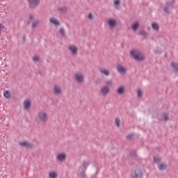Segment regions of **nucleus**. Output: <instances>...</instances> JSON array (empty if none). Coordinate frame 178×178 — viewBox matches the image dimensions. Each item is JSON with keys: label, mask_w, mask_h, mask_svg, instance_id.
Here are the masks:
<instances>
[{"label": "nucleus", "mask_w": 178, "mask_h": 178, "mask_svg": "<svg viewBox=\"0 0 178 178\" xmlns=\"http://www.w3.org/2000/svg\"><path fill=\"white\" fill-rule=\"evenodd\" d=\"M33 62H38V60H40V57H38V56H34V57L33 58Z\"/></svg>", "instance_id": "c9c22d12"}, {"label": "nucleus", "mask_w": 178, "mask_h": 178, "mask_svg": "<svg viewBox=\"0 0 178 178\" xmlns=\"http://www.w3.org/2000/svg\"><path fill=\"white\" fill-rule=\"evenodd\" d=\"M29 19H30V20H34V16L31 15L29 16Z\"/></svg>", "instance_id": "58836bf2"}, {"label": "nucleus", "mask_w": 178, "mask_h": 178, "mask_svg": "<svg viewBox=\"0 0 178 178\" xmlns=\"http://www.w3.org/2000/svg\"><path fill=\"white\" fill-rule=\"evenodd\" d=\"M176 2V0H172V3H175Z\"/></svg>", "instance_id": "a18cd8bd"}, {"label": "nucleus", "mask_w": 178, "mask_h": 178, "mask_svg": "<svg viewBox=\"0 0 178 178\" xmlns=\"http://www.w3.org/2000/svg\"><path fill=\"white\" fill-rule=\"evenodd\" d=\"M163 118L165 122H168V120H169V114H168V113H164L163 114Z\"/></svg>", "instance_id": "c756f323"}, {"label": "nucleus", "mask_w": 178, "mask_h": 178, "mask_svg": "<svg viewBox=\"0 0 178 178\" xmlns=\"http://www.w3.org/2000/svg\"><path fill=\"white\" fill-rule=\"evenodd\" d=\"M59 33L60 34L61 37H65L66 31H65V28H60L59 30Z\"/></svg>", "instance_id": "cd10ccee"}, {"label": "nucleus", "mask_w": 178, "mask_h": 178, "mask_svg": "<svg viewBox=\"0 0 178 178\" xmlns=\"http://www.w3.org/2000/svg\"><path fill=\"white\" fill-rule=\"evenodd\" d=\"M138 27H140V24L138 23V22H136L132 24V25H131V28L134 31L137 30L138 29Z\"/></svg>", "instance_id": "393cba45"}, {"label": "nucleus", "mask_w": 178, "mask_h": 178, "mask_svg": "<svg viewBox=\"0 0 178 178\" xmlns=\"http://www.w3.org/2000/svg\"><path fill=\"white\" fill-rule=\"evenodd\" d=\"M161 158L159 157H154V161L156 163H158V162H161Z\"/></svg>", "instance_id": "72a5a7b5"}, {"label": "nucleus", "mask_w": 178, "mask_h": 178, "mask_svg": "<svg viewBox=\"0 0 178 178\" xmlns=\"http://www.w3.org/2000/svg\"><path fill=\"white\" fill-rule=\"evenodd\" d=\"M158 168H159V170H166L168 165H166V163H161L158 165Z\"/></svg>", "instance_id": "4be33fe9"}, {"label": "nucleus", "mask_w": 178, "mask_h": 178, "mask_svg": "<svg viewBox=\"0 0 178 178\" xmlns=\"http://www.w3.org/2000/svg\"><path fill=\"white\" fill-rule=\"evenodd\" d=\"M115 124L118 127H120V118H115Z\"/></svg>", "instance_id": "7c9ffc66"}, {"label": "nucleus", "mask_w": 178, "mask_h": 178, "mask_svg": "<svg viewBox=\"0 0 178 178\" xmlns=\"http://www.w3.org/2000/svg\"><path fill=\"white\" fill-rule=\"evenodd\" d=\"M107 86H111L112 85V80H108L106 81Z\"/></svg>", "instance_id": "4c0bfd02"}, {"label": "nucleus", "mask_w": 178, "mask_h": 178, "mask_svg": "<svg viewBox=\"0 0 178 178\" xmlns=\"http://www.w3.org/2000/svg\"><path fill=\"white\" fill-rule=\"evenodd\" d=\"M49 22L51 24H54V26H60V22L55 17L50 18Z\"/></svg>", "instance_id": "9b49d317"}, {"label": "nucleus", "mask_w": 178, "mask_h": 178, "mask_svg": "<svg viewBox=\"0 0 178 178\" xmlns=\"http://www.w3.org/2000/svg\"><path fill=\"white\" fill-rule=\"evenodd\" d=\"M138 98H141L143 97V91L141 90H138Z\"/></svg>", "instance_id": "f704fd0d"}, {"label": "nucleus", "mask_w": 178, "mask_h": 178, "mask_svg": "<svg viewBox=\"0 0 178 178\" xmlns=\"http://www.w3.org/2000/svg\"><path fill=\"white\" fill-rule=\"evenodd\" d=\"M98 173V171H97L96 175Z\"/></svg>", "instance_id": "8fccbe9b"}, {"label": "nucleus", "mask_w": 178, "mask_h": 178, "mask_svg": "<svg viewBox=\"0 0 178 178\" xmlns=\"http://www.w3.org/2000/svg\"><path fill=\"white\" fill-rule=\"evenodd\" d=\"M58 11L60 12V13H66V12L67 11V8L66 6L59 7L58 8Z\"/></svg>", "instance_id": "5701e85b"}, {"label": "nucleus", "mask_w": 178, "mask_h": 178, "mask_svg": "<svg viewBox=\"0 0 178 178\" xmlns=\"http://www.w3.org/2000/svg\"><path fill=\"white\" fill-rule=\"evenodd\" d=\"M130 55L137 62H144L145 60V56L138 49H133L130 51Z\"/></svg>", "instance_id": "f257e3e1"}, {"label": "nucleus", "mask_w": 178, "mask_h": 178, "mask_svg": "<svg viewBox=\"0 0 178 178\" xmlns=\"http://www.w3.org/2000/svg\"><path fill=\"white\" fill-rule=\"evenodd\" d=\"M152 27L153 30H155L156 31H158L159 30V24L156 22L152 23Z\"/></svg>", "instance_id": "412c9836"}, {"label": "nucleus", "mask_w": 178, "mask_h": 178, "mask_svg": "<svg viewBox=\"0 0 178 178\" xmlns=\"http://www.w3.org/2000/svg\"><path fill=\"white\" fill-rule=\"evenodd\" d=\"M90 165V163L87 161H83L82 165L79 168V177L80 178H86L87 175H86V170H87V168H88V165Z\"/></svg>", "instance_id": "f03ea898"}, {"label": "nucleus", "mask_w": 178, "mask_h": 178, "mask_svg": "<svg viewBox=\"0 0 178 178\" xmlns=\"http://www.w3.org/2000/svg\"><path fill=\"white\" fill-rule=\"evenodd\" d=\"M170 66L173 69L174 72H178V63L172 62L171 63Z\"/></svg>", "instance_id": "a211bd4d"}, {"label": "nucleus", "mask_w": 178, "mask_h": 178, "mask_svg": "<svg viewBox=\"0 0 178 178\" xmlns=\"http://www.w3.org/2000/svg\"><path fill=\"white\" fill-rule=\"evenodd\" d=\"M23 41H24V42L26 41V35L23 36Z\"/></svg>", "instance_id": "79ce46f5"}, {"label": "nucleus", "mask_w": 178, "mask_h": 178, "mask_svg": "<svg viewBox=\"0 0 178 178\" xmlns=\"http://www.w3.org/2000/svg\"><path fill=\"white\" fill-rule=\"evenodd\" d=\"M165 56H168V54L167 53L165 54Z\"/></svg>", "instance_id": "de8ad7c7"}, {"label": "nucleus", "mask_w": 178, "mask_h": 178, "mask_svg": "<svg viewBox=\"0 0 178 178\" xmlns=\"http://www.w3.org/2000/svg\"><path fill=\"white\" fill-rule=\"evenodd\" d=\"M30 23H31L30 21H28L27 24H30Z\"/></svg>", "instance_id": "49530a36"}, {"label": "nucleus", "mask_w": 178, "mask_h": 178, "mask_svg": "<svg viewBox=\"0 0 178 178\" xmlns=\"http://www.w3.org/2000/svg\"><path fill=\"white\" fill-rule=\"evenodd\" d=\"M172 6V3L169 1L165 2V6L163 8V11L167 13V15H170V10L169 9V7Z\"/></svg>", "instance_id": "6e6552de"}, {"label": "nucleus", "mask_w": 178, "mask_h": 178, "mask_svg": "<svg viewBox=\"0 0 178 178\" xmlns=\"http://www.w3.org/2000/svg\"><path fill=\"white\" fill-rule=\"evenodd\" d=\"M38 74H40V76H42V72L38 71Z\"/></svg>", "instance_id": "ea45409f"}, {"label": "nucleus", "mask_w": 178, "mask_h": 178, "mask_svg": "<svg viewBox=\"0 0 178 178\" xmlns=\"http://www.w3.org/2000/svg\"><path fill=\"white\" fill-rule=\"evenodd\" d=\"M124 86H121L118 88L117 94H118V95H123V94H124Z\"/></svg>", "instance_id": "f3484780"}, {"label": "nucleus", "mask_w": 178, "mask_h": 178, "mask_svg": "<svg viewBox=\"0 0 178 178\" xmlns=\"http://www.w3.org/2000/svg\"><path fill=\"white\" fill-rule=\"evenodd\" d=\"M133 137H134V134H131L127 136L126 138L127 140H131V138H133Z\"/></svg>", "instance_id": "473e14b6"}, {"label": "nucleus", "mask_w": 178, "mask_h": 178, "mask_svg": "<svg viewBox=\"0 0 178 178\" xmlns=\"http://www.w3.org/2000/svg\"><path fill=\"white\" fill-rule=\"evenodd\" d=\"M3 97L6 99H9L12 98V92L9 90H5L3 92Z\"/></svg>", "instance_id": "4468645a"}, {"label": "nucleus", "mask_w": 178, "mask_h": 178, "mask_svg": "<svg viewBox=\"0 0 178 178\" xmlns=\"http://www.w3.org/2000/svg\"><path fill=\"white\" fill-rule=\"evenodd\" d=\"M40 0H28L30 9H35L40 5Z\"/></svg>", "instance_id": "39448f33"}, {"label": "nucleus", "mask_w": 178, "mask_h": 178, "mask_svg": "<svg viewBox=\"0 0 178 178\" xmlns=\"http://www.w3.org/2000/svg\"><path fill=\"white\" fill-rule=\"evenodd\" d=\"M92 178H97V175L92 176Z\"/></svg>", "instance_id": "c03bdc74"}, {"label": "nucleus", "mask_w": 178, "mask_h": 178, "mask_svg": "<svg viewBox=\"0 0 178 178\" xmlns=\"http://www.w3.org/2000/svg\"><path fill=\"white\" fill-rule=\"evenodd\" d=\"M74 77H75L76 81L78 83H79L80 84H81V83H83L84 81V76H83L82 74H76Z\"/></svg>", "instance_id": "1a4fd4ad"}, {"label": "nucleus", "mask_w": 178, "mask_h": 178, "mask_svg": "<svg viewBox=\"0 0 178 178\" xmlns=\"http://www.w3.org/2000/svg\"><path fill=\"white\" fill-rule=\"evenodd\" d=\"M131 176L132 178H143L144 173L140 168H136L131 171Z\"/></svg>", "instance_id": "7ed1b4c3"}, {"label": "nucleus", "mask_w": 178, "mask_h": 178, "mask_svg": "<svg viewBox=\"0 0 178 178\" xmlns=\"http://www.w3.org/2000/svg\"><path fill=\"white\" fill-rule=\"evenodd\" d=\"M114 5H116V6L120 5V0H115L114 1Z\"/></svg>", "instance_id": "e433bc0d"}, {"label": "nucleus", "mask_w": 178, "mask_h": 178, "mask_svg": "<svg viewBox=\"0 0 178 178\" xmlns=\"http://www.w3.org/2000/svg\"><path fill=\"white\" fill-rule=\"evenodd\" d=\"M40 24V21L38 19L35 20L32 24V29H36L37 26Z\"/></svg>", "instance_id": "c85d7f7f"}, {"label": "nucleus", "mask_w": 178, "mask_h": 178, "mask_svg": "<svg viewBox=\"0 0 178 178\" xmlns=\"http://www.w3.org/2000/svg\"><path fill=\"white\" fill-rule=\"evenodd\" d=\"M155 53H156V54H161V51H155Z\"/></svg>", "instance_id": "37998d69"}, {"label": "nucleus", "mask_w": 178, "mask_h": 178, "mask_svg": "<svg viewBox=\"0 0 178 178\" xmlns=\"http://www.w3.org/2000/svg\"><path fill=\"white\" fill-rule=\"evenodd\" d=\"M100 73H102V74H104V76H110L111 75V72H109V71L105 68H103L100 70Z\"/></svg>", "instance_id": "aec40b11"}, {"label": "nucleus", "mask_w": 178, "mask_h": 178, "mask_svg": "<svg viewBox=\"0 0 178 178\" xmlns=\"http://www.w3.org/2000/svg\"><path fill=\"white\" fill-rule=\"evenodd\" d=\"M110 91H111V89L108 86H105L101 89V92L102 94H103V95H106L107 94H109Z\"/></svg>", "instance_id": "9d476101"}, {"label": "nucleus", "mask_w": 178, "mask_h": 178, "mask_svg": "<svg viewBox=\"0 0 178 178\" xmlns=\"http://www.w3.org/2000/svg\"><path fill=\"white\" fill-rule=\"evenodd\" d=\"M2 29H3V26H2L1 24H0V31H1V30H2Z\"/></svg>", "instance_id": "a19ab883"}, {"label": "nucleus", "mask_w": 178, "mask_h": 178, "mask_svg": "<svg viewBox=\"0 0 178 178\" xmlns=\"http://www.w3.org/2000/svg\"><path fill=\"white\" fill-rule=\"evenodd\" d=\"M108 24L110 26V27H116L118 22L115 19H109L108 21Z\"/></svg>", "instance_id": "2eb2a0df"}, {"label": "nucleus", "mask_w": 178, "mask_h": 178, "mask_svg": "<svg viewBox=\"0 0 178 178\" xmlns=\"http://www.w3.org/2000/svg\"><path fill=\"white\" fill-rule=\"evenodd\" d=\"M129 156H131L132 158H137V151L136 150H132L129 152Z\"/></svg>", "instance_id": "bb28decb"}, {"label": "nucleus", "mask_w": 178, "mask_h": 178, "mask_svg": "<svg viewBox=\"0 0 178 178\" xmlns=\"http://www.w3.org/2000/svg\"><path fill=\"white\" fill-rule=\"evenodd\" d=\"M62 92V89L60 88V87L59 86H54V94H55L56 95H59V94H60Z\"/></svg>", "instance_id": "f8f14e48"}, {"label": "nucleus", "mask_w": 178, "mask_h": 178, "mask_svg": "<svg viewBox=\"0 0 178 178\" xmlns=\"http://www.w3.org/2000/svg\"><path fill=\"white\" fill-rule=\"evenodd\" d=\"M138 35H142L143 37H147L148 35V33L145 30H140L138 33Z\"/></svg>", "instance_id": "b1692460"}, {"label": "nucleus", "mask_w": 178, "mask_h": 178, "mask_svg": "<svg viewBox=\"0 0 178 178\" xmlns=\"http://www.w3.org/2000/svg\"><path fill=\"white\" fill-rule=\"evenodd\" d=\"M151 29V28H148V30H150Z\"/></svg>", "instance_id": "09e8293b"}, {"label": "nucleus", "mask_w": 178, "mask_h": 178, "mask_svg": "<svg viewBox=\"0 0 178 178\" xmlns=\"http://www.w3.org/2000/svg\"><path fill=\"white\" fill-rule=\"evenodd\" d=\"M117 69L118 72H119L121 74L126 73V72H127V69L124 68V67L122 65H118Z\"/></svg>", "instance_id": "dca6fc26"}, {"label": "nucleus", "mask_w": 178, "mask_h": 178, "mask_svg": "<svg viewBox=\"0 0 178 178\" xmlns=\"http://www.w3.org/2000/svg\"><path fill=\"white\" fill-rule=\"evenodd\" d=\"M50 178H58V173L55 171H52L49 174Z\"/></svg>", "instance_id": "a878e982"}, {"label": "nucleus", "mask_w": 178, "mask_h": 178, "mask_svg": "<svg viewBox=\"0 0 178 178\" xmlns=\"http://www.w3.org/2000/svg\"><path fill=\"white\" fill-rule=\"evenodd\" d=\"M24 106L25 109H30V106H31V102H30L29 100H25L24 102Z\"/></svg>", "instance_id": "6ab92c4d"}, {"label": "nucleus", "mask_w": 178, "mask_h": 178, "mask_svg": "<svg viewBox=\"0 0 178 178\" xmlns=\"http://www.w3.org/2000/svg\"><path fill=\"white\" fill-rule=\"evenodd\" d=\"M88 17L90 20H94V14L92 13H89Z\"/></svg>", "instance_id": "2f4dec72"}, {"label": "nucleus", "mask_w": 178, "mask_h": 178, "mask_svg": "<svg viewBox=\"0 0 178 178\" xmlns=\"http://www.w3.org/2000/svg\"><path fill=\"white\" fill-rule=\"evenodd\" d=\"M19 145H20V147L22 148H33V147H34V144L29 142V140L19 142Z\"/></svg>", "instance_id": "423d86ee"}, {"label": "nucleus", "mask_w": 178, "mask_h": 178, "mask_svg": "<svg viewBox=\"0 0 178 178\" xmlns=\"http://www.w3.org/2000/svg\"><path fill=\"white\" fill-rule=\"evenodd\" d=\"M38 116L42 122V123H45V122H48V114L45 113L44 111L41 110L38 113Z\"/></svg>", "instance_id": "20e7f679"}, {"label": "nucleus", "mask_w": 178, "mask_h": 178, "mask_svg": "<svg viewBox=\"0 0 178 178\" xmlns=\"http://www.w3.org/2000/svg\"><path fill=\"white\" fill-rule=\"evenodd\" d=\"M57 159L58 161H60V162H63V161L66 160V154L65 153L59 154L57 156Z\"/></svg>", "instance_id": "ddd939ff"}, {"label": "nucleus", "mask_w": 178, "mask_h": 178, "mask_svg": "<svg viewBox=\"0 0 178 178\" xmlns=\"http://www.w3.org/2000/svg\"><path fill=\"white\" fill-rule=\"evenodd\" d=\"M72 55L76 56L77 55V52H79V48L76 45H70L68 49Z\"/></svg>", "instance_id": "0eeeda50"}]
</instances>
